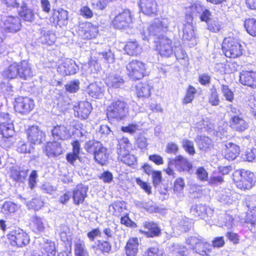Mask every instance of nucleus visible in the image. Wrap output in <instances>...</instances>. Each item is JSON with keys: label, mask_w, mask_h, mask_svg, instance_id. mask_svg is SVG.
Returning <instances> with one entry per match:
<instances>
[{"label": "nucleus", "mask_w": 256, "mask_h": 256, "mask_svg": "<svg viewBox=\"0 0 256 256\" xmlns=\"http://www.w3.org/2000/svg\"><path fill=\"white\" fill-rule=\"evenodd\" d=\"M84 148L87 152L93 155L96 163L105 166L108 162V150L101 142L94 140H90L85 144Z\"/></svg>", "instance_id": "obj_1"}, {"label": "nucleus", "mask_w": 256, "mask_h": 256, "mask_svg": "<svg viewBox=\"0 0 256 256\" xmlns=\"http://www.w3.org/2000/svg\"><path fill=\"white\" fill-rule=\"evenodd\" d=\"M2 76L7 79H14L18 76L26 80L32 76L30 64L26 60L20 62H14L2 72Z\"/></svg>", "instance_id": "obj_2"}, {"label": "nucleus", "mask_w": 256, "mask_h": 256, "mask_svg": "<svg viewBox=\"0 0 256 256\" xmlns=\"http://www.w3.org/2000/svg\"><path fill=\"white\" fill-rule=\"evenodd\" d=\"M232 178L236 187L242 191L249 190L254 185V174L249 170H236L232 173Z\"/></svg>", "instance_id": "obj_3"}, {"label": "nucleus", "mask_w": 256, "mask_h": 256, "mask_svg": "<svg viewBox=\"0 0 256 256\" xmlns=\"http://www.w3.org/2000/svg\"><path fill=\"white\" fill-rule=\"evenodd\" d=\"M221 50L224 55L230 59L240 58L244 52L240 40L234 36L224 38L221 44Z\"/></svg>", "instance_id": "obj_4"}, {"label": "nucleus", "mask_w": 256, "mask_h": 256, "mask_svg": "<svg viewBox=\"0 0 256 256\" xmlns=\"http://www.w3.org/2000/svg\"><path fill=\"white\" fill-rule=\"evenodd\" d=\"M106 114L109 121L114 120H122L128 114V106L123 100H115L108 106Z\"/></svg>", "instance_id": "obj_5"}, {"label": "nucleus", "mask_w": 256, "mask_h": 256, "mask_svg": "<svg viewBox=\"0 0 256 256\" xmlns=\"http://www.w3.org/2000/svg\"><path fill=\"white\" fill-rule=\"evenodd\" d=\"M6 236V240L5 244L14 248H23L28 245L30 242V236L21 228L10 231Z\"/></svg>", "instance_id": "obj_6"}, {"label": "nucleus", "mask_w": 256, "mask_h": 256, "mask_svg": "<svg viewBox=\"0 0 256 256\" xmlns=\"http://www.w3.org/2000/svg\"><path fill=\"white\" fill-rule=\"evenodd\" d=\"M154 48L158 54L162 58H170L174 52L175 46L172 39L161 35L154 41Z\"/></svg>", "instance_id": "obj_7"}, {"label": "nucleus", "mask_w": 256, "mask_h": 256, "mask_svg": "<svg viewBox=\"0 0 256 256\" xmlns=\"http://www.w3.org/2000/svg\"><path fill=\"white\" fill-rule=\"evenodd\" d=\"M126 74L129 78L133 81L142 79L146 76V64L138 60H132L126 66Z\"/></svg>", "instance_id": "obj_8"}, {"label": "nucleus", "mask_w": 256, "mask_h": 256, "mask_svg": "<svg viewBox=\"0 0 256 256\" xmlns=\"http://www.w3.org/2000/svg\"><path fill=\"white\" fill-rule=\"evenodd\" d=\"M190 248L202 256H210L212 252L210 244L200 236H192L186 240Z\"/></svg>", "instance_id": "obj_9"}, {"label": "nucleus", "mask_w": 256, "mask_h": 256, "mask_svg": "<svg viewBox=\"0 0 256 256\" xmlns=\"http://www.w3.org/2000/svg\"><path fill=\"white\" fill-rule=\"evenodd\" d=\"M35 106L34 100L26 96H18L13 102L14 110L16 113L26 115L32 112Z\"/></svg>", "instance_id": "obj_10"}, {"label": "nucleus", "mask_w": 256, "mask_h": 256, "mask_svg": "<svg viewBox=\"0 0 256 256\" xmlns=\"http://www.w3.org/2000/svg\"><path fill=\"white\" fill-rule=\"evenodd\" d=\"M134 16L128 9H124L116 14L112 20V26L118 30H126L132 23Z\"/></svg>", "instance_id": "obj_11"}, {"label": "nucleus", "mask_w": 256, "mask_h": 256, "mask_svg": "<svg viewBox=\"0 0 256 256\" xmlns=\"http://www.w3.org/2000/svg\"><path fill=\"white\" fill-rule=\"evenodd\" d=\"M25 134L28 142L32 145L42 144L46 140V134L38 126H29Z\"/></svg>", "instance_id": "obj_12"}, {"label": "nucleus", "mask_w": 256, "mask_h": 256, "mask_svg": "<svg viewBox=\"0 0 256 256\" xmlns=\"http://www.w3.org/2000/svg\"><path fill=\"white\" fill-rule=\"evenodd\" d=\"M78 33L85 40L96 38L99 34L98 26L90 22H84L80 25Z\"/></svg>", "instance_id": "obj_13"}, {"label": "nucleus", "mask_w": 256, "mask_h": 256, "mask_svg": "<svg viewBox=\"0 0 256 256\" xmlns=\"http://www.w3.org/2000/svg\"><path fill=\"white\" fill-rule=\"evenodd\" d=\"M140 12L148 16H156L160 12V6L157 0H139Z\"/></svg>", "instance_id": "obj_14"}, {"label": "nucleus", "mask_w": 256, "mask_h": 256, "mask_svg": "<svg viewBox=\"0 0 256 256\" xmlns=\"http://www.w3.org/2000/svg\"><path fill=\"white\" fill-rule=\"evenodd\" d=\"M68 12L62 8H54L49 18L50 24L54 26L62 28L66 26L68 23Z\"/></svg>", "instance_id": "obj_15"}, {"label": "nucleus", "mask_w": 256, "mask_h": 256, "mask_svg": "<svg viewBox=\"0 0 256 256\" xmlns=\"http://www.w3.org/2000/svg\"><path fill=\"white\" fill-rule=\"evenodd\" d=\"M74 114L76 118L84 120L88 118L92 107L91 103L86 100L78 102L73 106Z\"/></svg>", "instance_id": "obj_16"}, {"label": "nucleus", "mask_w": 256, "mask_h": 256, "mask_svg": "<svg viewBox=\"0 0 256 256\" xmlns=\"http://www.w3.org/2000/svg\"><path fill=\"white\" fill-rule=\"evenodd\" d=\"M88 187L82 183L77 184L72 190V198L74 205L82 204L88 196Z\"/></svg>", "instance_id": "obj_17"}, {"label": "nucleus", "mask_w": 256, "mask_h": 256, "mask_svg": "<svg viewBox=\"0 0 256 256\" xmlns=\"http://www.w3.org/2000/svg\"><path fill=\"white\" fill-rule=\"evenodd\" d=\"M145 230H139V232L148 238L158 237L162 234V229L158 224L154 221H146L143 223Z\"/></svg>", "instance_id": "obj_18"}, {"label": "nucleus", "mask_w": 256, "mask_h": 256, "mask_svg": "<svg viewBox=\"0 0 256 256\" xmlns=\"http://www.w3.org/2000/svg\"><path fill=\"white\" fill-rule=\"evenodd\" d=\"M78 66L71 58H65L57 68L58 72L62 76H70L76 73Z\"/></svg>", "instance_id": "obj_19"}, {"label": "nucleus", "mask_w": 256, "mask_h": 256, "mask_svg": "<svg viewBox=\"0 0 256 256\" xmlns=\"http://www.w3.org/2000/svg\"><path fill=\"white\" fill-rule=\"evenodd\" d=\"M239 82L244 86L256 88V71L242 70L239 74Z\"/></svg>", "instance_id": "obj_20"}, {"label": "nucleus", "mask_w": 256, "mask_h": 256, "mask_svg": "<svg viewBox=\"0 0 256 256\" xmlns=\"http://www.w3.org/2000/svg\"><path fill=\"white\" fill-rule=\"evenodd\" d=\"M153 86L149 81H142L136 84L134 86V94L139 99L145 100L152 94Z\"/></svg>", "instance_id": "obj_21"}, {"label": "nucleus", "mask_w": 256, "mask_h": 256, "mask_svg": "<svg viewBox=\"0 0 256 256\" xmlns=\"http://www.w3.org/2000/svg\"><path fill=\"white\" fill-rule=\"evenodd\" d=\"M44 152L49 158L58 156L62 154V144L56 140L47 142L43 148Z\"/></svg>", "instance_id": "obj_22"}, {"label": "nucleus", "mask_w": 256, "mask_h": 256, "mask_svg": "<svg viewBox=\"0 0 256 256\" xmlns=\"http://www.w3.org/2000/svg\"><path fill=\"white\" fill-rule=\"evenodd\" d=\"M240 148L239 146L232 142L226 143L222 150L224 158L228 160H233L240 155Z\"/></svg>", "instance_id": "obj_23"}, {"label": "nucleus", "mask_w": 256, "mask_h": 256, "mask_svg": "<svg viewBox=\"0 0 256 256\" xmlns=\"http://www.w3.org/2000/svg\"><path fill=\"white\" fill-rule=\"evenodd\" d=\"M51 135L54 140H65L70 139V130L64 124H56L51 130Z\"/></svg>", "instance_id": "obj_24"}, {"label": "nucleus", "mask_w": 256, "mask_h": 256, "mask_svg": "<svg viewBox=\"0 0 256 256\" xmlns=\"http://www.w3.org/2000/svg\"><path fill=\"white\" fill-rule=\"evenodd\" d=\"M5 30L15 33L19 31L22 27L20 19L18 16H8L4 22Z\"/></svg>", "instance_id": "obj_25"}, {"label": "nucleus", "mask_w": 256, "mask_h": 256, "mask_svg": "<svg viewBox=\"0 0 256 256\" xmlns=\"http://www.w3.org/2000/svg\"><path fill=\"white\" fill-rule=\"evenodd\" d=\"M229 124L230 128L238 132H244L249 126L248 122L238 115L232 116L230 119Z\"/></svg>", "instance_id": "obj_26"}, {"label": "nucleus", "mask_w": 256, "mask_h": 256, "mask_svg": "<svg viewBox=\"0 0 256 256\" xmlns=\"http://www.w3.org/2000/svg\"><path fill=\"white\" fill-rule=\"evenodd\" d=\"M123 49L126 54L135 57L140 55L142 51V46L136 40L126 42Z\"/></svg>", "instance_id": "obj_27"}, {"label": "nucleus", "mask_w": 256, "mask_h": 256, "mask_svg": "<svg viewBox=\"0 0 256 256\" xmlns=\"http://www.w3.org/2000/svg\"><path fill=\"white\" fill-rule=\"evenodd\" d=\"M168 27L167 24L159 19H157L156 20L152 22L148 27V36H155L162 32L166 31Z\"/></svg>", "instance_id": "obj_28"}, {"label": "nucleus", "mask_w": 256, "mask_h": 256, "mask_svg": "<svg viewBox=\"0 0 256 256\" xmlns=\"http://www.w3.org/2000/svg\"><path fill=\"white\" fill-rule=\"evenodd\" d=\"M139 244V240L137 237L130 238L124 246L126 256H136Z\"/></svg>", "instance_id": "obj_29"}, {"label": "nucleus", "mask_w": 256, "mask_h": 256, "mask_svg": "<svg viewBox=\"0 0 256 256\" xmlns=\"http://www.w3.org/2000/svg\"><path fill=\"white\" fill-rule=\"evenodd\" d=\"M95 254H106L112 250V244L108 240H98L97 243L92 246Z\"/></svg>", "instance_id": "obj_30"}, {"label": "nucleus", "mask_w": 256, "mask_h": 256, "mask_svg": "<svg viewBox=\"0 0 256 256\" xmlns=\"http://www.w3.org/2000/svg\"><path fill=\"white\" fill-rule=\"evenodd\" d=\"M42 256H56L57 248L54 242L46 240L40 245Z\"/></svg>", "instance_id": "obj_31"}, {"label": "nucleus", "mask_w": 256, "mask_h": 256, "mask_svg": "<svg viewBox=\"0 0 256 256\" xmlns=\"http://www.w3.org/2000/svg\"><path fill=\"white\" fill-rule=\"evenodd\" d=\"M174 162L178 170L180 172H190L192 168V164L181 155L176 156Z\"/></svg>", "instance_id": "obj_32"}, {"label": "nucleus", "mask_w": 256, "mask_h": 256, "mask_svg": "<svg viewBox=\"0 0 256 256\" xmlns=\"http://www.w3.org/2000/svg\"><path fill=\"white\" fill-rule=\"evenodd\" d=\"M14 132V128L12 122H8L6 124L0 123V134L4 140H10L13 138Z\"/></svg>", "instance_id": "obj_33"}, {"label": "nucleus", "mask_w": 256, "mask_h": 256, "mask_svg": "<svg viewBox=\"0 0 256 256\" xmlns=\"http://www.w3.org/2000/svg\"><path fill=\"white\" fill-rule=\"evenodd\" d=\"M126 210V203L124 201L117 200L112 203L108 208L109 212L117 218L122 216Z\"/></svg>", "instance_id": "obj_34"}, {"label": "nucleus", "mask_w": 256, "mask_h": 256, "mask_svg": "<svg viewBox=\"0 0 256 256\" xmlns=\"http://www.w3.org/2000/svg\"><path fill=\"white\" fill-rule=\"evenodd\" d=\"M132 144L128 137L123 136L118 140L116 146V152L118 155L130 152V150H132Z\"/></svg>", "instance_id": "obj_35"}, {"label": "nucleus", "mask_w": 256, "mask_h": 256, "mask_svg": "<svg viewBox=\"0 0 256 256\" xmlns=\"http://www.w3.org/2000/svg\"><path fill=\"white\" fill-rule=\"evenodd\" d=\"M20 10L18 14L20 18L24 21L32 22L34 18V13L33 10L30 8L26 2H23L20 6Z\"/></svg>", "instance_id": "obj_36"}, {"label": "nucleus", "mask_w": 256, "mask_h": 256, "mask_svg": "<svg viewBox=\"0 0 256 256\" xmlns=\"http://www.w3.org/2000/svg\"><path fill=\"white\" fill-rule=\"evenodd\" d=\"M28 170L20 168H12L10 171V177L15 182L23 183L28 176Z\"/></svg>", "instance_id": "obj_37"}, {"label": "nucleus", "mask_w": 256, "mask_h": 256, "mask_svg": "<svg viewBox=\"0 0 256 256\" xmlns=\"http://www.w3.org/2000/svg\"><path fill=\"white\" fill-rule=\"evenodd\" d=\"M208 208L202 204H196L191 207L190 212L195 218L198 220L204 219L208 216Z\"/></svg>", "instance_id": "obj_38"}, {"label": "nucleus", "mask_w": 256, "mask_h": 256, "mask_svg": "<svg viewBox=\"0 0 256 256\" xmlns=\"http://www.w3.org/2000/svg\"><path fill=\"white\" fill-rule=\"evenodd\" d=\"M182 40L189 45H193L196 42L194 30L192 26H185L183 28Z\"/></svg>", "instance_id": "obj_39"}, {"label": "nucleus", "mask_w": 256, "mask_h": 256, "mask_svg": "<svg viewBox=\"0 0 256 256\" xmlns=\"http://www.w3.org/2000/svg\"><path fill=\"white\" fill-rule=\"evenodd\" d=\"M74 256H90L84 242L80 238L74 244Z\"/></svg>", "instance_id": "obj_40"}, {"label": "nucleus", "mask_w": 256, "mask_h": 256, "mask_svg": "<svg viewBox=\"0 0 256 256\" xmlns=\"http://www.w3.org/2000/svg\"><path fill=\"white\" fill-rule=\"evenodd\" d=\"M88 68L93 73H98L101 70L100 58L96 54L95 56H90L88 62Z\"/></svg>", "instance_id": "obj_41"}, {"label": "nucleus", "mask_w": 256, "mask_h": 256, "mask_svg": "<svg viewBox=\"0 0 256 256\" xmlns=\"http://www.w3.org/2000/svg\"><path fill=\"white\" fill-rule=\"evenodd\" d=\"M247 33L252 37H256V19L254 18H246L244 22Z\"/></svg>", "instance_id": "obj_42"}, {"label": "nucleus", "mask_w": 256, "mask_h": 256, "mask_svg": "<svg viewBox=\"0 0 256 256\" xmlns=\"http://www.w3.org/2000/svg\"><path fill=\"white\" fill-rule=\"evenodd\" d=\"M19 208L20 206L16 204L8 201L3 204L1 212L5 216H9L18 212Z\"/></svg>", "instance_id": "obj_43"}, {"label": "nucleus", "mask_w": 256, "mask_h": 256, "mask_svg": "<svg viewBox=\"0 0 256 256\" xmlns=\"http://www.w3.org/2000/svg\"><path fill=\"white\" fill-rule=\"evenodd\" d=\"M195 141L198 148L202 150L206 151L211 147V140L208 136H198Z\"/></svg>", "instance_id": "obj_44"}, {"label": "nucleus", "mask_w": 256, "mask_h": 256, "mask_svg": "<svg viewBox=\"0 0 256 256\" xmlns=\"http://www.w3.org/2000/svg\"><path fill=\"white\" fill-rule=\"evenodd\" d=\"M185 186L184 180L182 178L178 177L174 180L171 190L174 194L180 196L183 193Z\"/></svg>", "instance_id": "obj_45"}, {"label": "nucleus", "mask_w": 256, "mask_h": 256, "mask_svg": "<svg viewBox=\"0 0 256 256\" xmlns=\"http://www.w3.org/2000/svg\"><path fill=\"white\" fill-rule=\"evenodd\" d=\"M26 205L28 210L37 211L44 206V202L40 197L36 196L26 202Z\"/></svg>", "instance_id": "obj_46"}, {"label": "nucleus", "mask_w": 256, "mask_h": 256, "mask_svg": "<svg viewBox=\"0 0 256 256\" xmlns=\"http://www.w3.org/2000/svg\"><path fill=\"white\" fill-rule=\"evenodd\" d=\"M118 156V160L127 166H134L137 162L136 157L134 154H130V152H126Z\"/></svg>", "instance_id": "obj_47"}, {"label": "nucleus", "mask_w": 256, "mask_h": 256, "mask_svg": "<svg viewBox=\"0 0 256 256\" xmlns=\"http://www.w3.org/2000/svg\"><path fill=\"white\" fill-rule=\"evenodd\" d=\"M30 226L33 232L36 233L43 232L44 230V226L41 218L37 216L32 217Z\"/></svg>", "instance_id": "obj_48"}, {"label": "nucleus", "mask_w": 256, "mask_h": 256, "mask_svg": "<svg viewBox=\"0 0 256 256\" xmlns=\"http://www.w3.org/2000/svg\"><path fill=\"white\" fill-rule=\"evenodd\" d=\"M176 60L184 67H187L190 62L189 58L186 52L182 48L174 52Z\"/></svg>", "instance_id": "obj_49"}, {"label": "nucleus", "mask_w": 256, "mask_h": 256, "mask_svg": "<svg viewBox=\"0 0 256 256\" xmlns=\"http://www.w3.org/2000/svg\"><path fill=\"white\" fill-rule=\"evenodd\" d=\"M220 99L216 88L212 86L210 89V94L208 97V102L212 106H218L220 104Z\"/></svg>", "instance_id": "obj_50"}, {"label": "nucleus", "mask_w": 256, "mask_h": 256, "mask_svg": "<svg viewBox=\"0 0 256 256\" xmlns=\"http://www.w3.org/2000/svg\"><path fill=\"white\" fill-rule=\"evenodd\" d=\"M38 174L36 170H32L28 178L29 188L32 190L37 186Z\"/></svg>", "instance_id": "obj_51"}, {"label": "nucleus", "mask_w": 256, "mask_h": 256, "mask_svg": "<svg viewBox=\"0 0 256 256\" xmlns=\"http://www.w3.org/2000/svg\"><path fill=\"white\" fill-rule=\"evenodd\" d=\"M0 2L8 10L18 9L20 7L18 0H0Z\"/></svg>", "instance_id": "obj_52"}, {"label": "nucleus", "mask_w": 256, "mask_h": 256, "mask_svg": "<svg viewBox=\"0 0 256 256\" xmlns=\"http://www.w3.org/2000/svg\"><path fill=\"white\" fill-rule=\"evenodd\" d=\"M33 148L26 142H20L16 147V151L20 154H30Z\"/></svg>", "instance_id": "obj_53"}, {"label": "nucleus", "mask_w": 256, "mask_h": 256, "mask_svg": "<svg viewBox=\"0 0 256 256\" xmlns=\"http://www.w3.org/2000/svg\"><path fill=\"white\" fill-rule=\"evenodd\" d=\"M222 92L226 100L230 102H233L234 100V94L233 92L228 88V86L222 84Z\"/></svg>", "instance_id": "obj_54"}, {"label": "nucleus", "mask_w": 256, "mask_h": 256, "mask_svg": "<svg viewBox=\"0 0 256 256\" xmlns=\"http://www.w3.org/2000/svg\"><path fill=\"white\" fill-rule=\"evenodd\" d=\"M182 146L184 150L190 155H194L196 153L194 143L188 139H184L182 141Z\"/></svg>", "instance_id": "obj_55"}, {"label": "nucleus", "mask_w": 256, "mask_h": 256, "mask_svg": "<svg viewBox=\"0 0 256 256\" xmlns=\"http://www.w3.org/2000/svg\"><path fill=\"white\" fill-rule=\"evenodd\" d=\"M96 55L99 56H102L106 62L108 64H112L115 60L114 54L110 50L108 51L97 52Z\"/></svg>", "instance_id": "obj_56"}, {"label": "nucleus", "mask_w": 256, "mask_h": 256, "mask_svg": "<svg viewBox=\"0 0 256 256\" xmlns=\"http://www.w3.org/2000/svg\"><path fill=\"white\" fill-rule=\"evenodd\" d=\"M208 29L211 32H217L221 29V24L216 20H210L207 23Z\"/></svg>", "instance_id": "obj_57"}, {"label": "nucleus", "mask_w": 256, "mask_h": 256, "mask_svg": "<svg viewBox=\"0 0 256 256\" xmlns=\"http://www.w3.org/2000/svg\"><path fill=\"white\" fill-rule=\"evenodd\" d=\"M120 130L124 133L133 134L138 130V126L136 124L130 123L126 126H122Z\"/></svg>", "instance_id": "obj_58"}, {"label": "nucleus", "mask_w": 256, "mask_h": 256, "mask_svg": "<svg viewBox=\"0 0 256 256\" xmlns=\"http://www.w3.org/2000/svg\"><path fill=\"white\" fill-rule=\"evenodd\" d=\"M143 256H163V254L158 248L152 246L144 252Z\"/></svg>", "instance_id": "obj_59"}, {"label": "nucleus", "mask_w": 256, "mask_h": 256, "mask_svg": "<svg viewBox=\"0 0 256 256\" xmlns=\"http://www.w3.org/2000/svg\"><path fill=\"white\" fill-rule=\"evenodd\" d=\"M120 224L124 225L127 227H130L136 228L137 227V224L133 222L129 217L128 214H126L124 216L120 218Z\"/></svg>", "instance_id": "obj_60"}, {"label": "nucleus", "mask_w": 256, "mask_h": 256, "mask_svg": "<svg viewBox=\"0 0 256 256\" xmlns=\"http://www.w3.org/2000/svg\"><path fill=\"white\" fill-rule=\"evenodd\" d=\"M245 222L246 223L250 224L252 226L256 225V206L246 214Z\"/></svg>", "instance_id": "obj_61"}, {"label": "nucleus", "mask_w": 256, "mask_h": 256, "mask_svg": "<svg viewBox=\"0 0 256 256\" xmlns=\"http://www.w3.org/2000/svg\"><path fill=\"white\" fill-rule=\"evenodd\" d=\"M136 184L143 190L148 194L152 193V188L147 182H144L139 178H136L135 180Z\"/></svg>", "instance_id": "obj_62"}, {"label": "nucleus", "mask_w": 256, "mask_h": 256, "mask_svg": "<svg viewBox=\"0 0 256 256\" xmlns=\"http://www.w3.org/2000/svg\"><path fill=\"white\" fill-rule=\"evenodd\" d=\"M79 12L80 15L86 19L91 18L94 16L92 10L87 6L82 7Z\"/></svg>", "instance_id": "obj_63"}, {"label": "nucleus", "mask_w": 256, "mask_h": 256, "mask_svg": "<svg viewBox=\"0 0 256 256\" xmlns=\"http://www.w3.org/2000/svg\"><path fill=\"white\" fill-rule=\"evenodd\" d=\"M64 243L65 250H62L58 254V256H70L72 246L71 239H67L66 242H64Z\"/></svg>", "instance_id": "obj_64"}]
</instances>
